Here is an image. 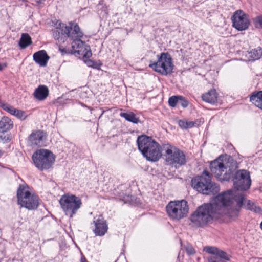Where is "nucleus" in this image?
Here are the masks:
<instances>
[{"mask_svg": "<svg viewBox=\"0 0 262 262\" xmlns=\"http://www.w3.org/2000/svg\"><path fill=\"white\" fill-rule=\"evenodd\" d=\"M210 169L211 172L220 181H228L233 175L228 163L220 158L211 162Z\"/></svg>", "mask_w": 262, "mask_h": 262, "instance_id": "11", "label": "nucleus"}, {"mask_svg": "<svg viewBox=\"0 0 262 262\" xmlns=\"http://www.w3.org/2000/svg\"><path fill=\"white\" fill-rule=\"evenodd\" d=\"M2 107L3 108V109L4 110L6 111L7 112H8V113H9L10 114H11L12 115L13 114L14 110H15V109L13 107L10 106L7 104H2Z\"/></svg>", "mask_w": 262, "mask_h": 262, "instance_id": "31", "label": "nucleus"}, {"mask_svg": "<svg viewBox=\"0 0 262 262\" xmlns=\"http://www.w3.org/2000/svg\"><path fill=\"white\" fill-rule=\"evenodd\" d=\"M191 186L198 192L206 195L215 194L220 190L219 186L212 182L211 174L207 171L192 179Z\"/></svg>", "mask_w": 262, "mask_h": 262, "instance_id": "3", "label": "nucleus"}, {"mask_svg": "<svg viewBox=\"0 0 262 262\" xmlns=\"http://www.w3.org/2000/svg\"><path fill=\"white\" fill-rule=\"evenodd\" d=\"M18 204L28 210L37 209L39 205V198L30 191L29 187L26 184H21L17 191Z\"/></svg>", "mask_w": 262, "mask_h": 262, "instance_id": "5", "label": "nucleus"}, {"mask_svg": "<svg viewBox=\"0 0 262 262\" xmlns=\"http://www.w3.org/2000/svg\"><path fill=\"white\" fill-rule=\"evenodd\" d=\"M178 102L179 95L172 96L170 97L168 100L169 105L172 107H175L177 104H178Z\"/></svg>", "mask_w": 262, "mask_h": 262, "instance_id": "29", "label": "nucleus"}, {"mask_svg": "<svg viewBox=\"0 0 262 262\" xmlns=\"http://www.w3.org/2000/svg\"><path fill=\"white\" fill-rule=\"evenodd\" d=\"M0 142L6 143L9 142L11 140V136L10 134L6 133H1Z\"/></svg>", "mask_w": 262, "mask_h": 262, "instance_id": "27", "label": "nucleus"}, {"mask_svg": "<svg viewBox=\"0 0 262 262\" xmlns=\"http://www.w3.org/2000/svg\"><path fill=\"white\" fill-rule=\"evenodd\" d=\"M157 57V61H150L149 67L162 75L166 76L172 73L174 66L171 55L168 53H161Z\"/></svg>", "mask_w": 262, "mask_h": 262, "instance_id": "8", "label": "nucleus"}, {"mask_svg": "<svg viewBox=\"0 0 262 262\" xmlns=\"http://www.w3.org/2000/svg\"><path fill=\"white\" fill-rule=\"evenodd\" d=\"M178 124L181 128L187 129L194 127L196 124V123L195 122L188 121L185 119H183L178 121Z\"/></svg>", "mask_w": 262, "mask_h": 262, "instance_id": "26", "label": "nucleus"}, {"mask_svg": "<svg viewBox=\"0 0 262 262\" xmlns=\"http://www.w3.org/2000/svg\"><path fill=\"white\" fill-rule=\"evenodd\" d=\"M188 101L184 97L179 95L178 104L181 105L183 107H186L188 105Z\"/></svg>", "mask_w": 262, "mask_h": 262, "instance_id": "30", "label": "nucleus"}, {"mask_svg": "<svg viewBox=\"0 0 262 262\" xmlns=\"http://www.w3.org/2000/svg\"><path fill=\"white\" fill-rule=\"evenodd\" d=\"M4 152L3 150L0 149V158L3 156Z\"/></svg>", "mask_w": 262, "mask_h": 262, "instance_id": "37", "label": "nucleus"}, {"mask_svg": "<svg viewBox=\"0 0 262 262\" xmlns=\"http://www.w3.org/2000/svg\"><path fill=\"white\" fill-rule=\"evenodd\" d=\"M245 202V207L252 211H253L255 213H260L262 211L261 208L258 206H257L254 203L251 201L250 200H244V201Z\"/></svg>", "mask_w": 262, "mask_h": 262, "instance_id": "24", "label": "nucleus"}, {"mask_svg": "<svg viewBox=\"0 0 262 262\" xmlns=\"http://www.w3.org/2000/svg\"><path fill=\"white\" fill-rule=\"evenodd\" d=\"M250 101L256 106L262 109V91L253 92L250 97Z\"/></svg>", "mask_w": 262, "mask_h": 262, "instance_id": "20", "label": "nucleus"}, {"mask_svg": "<svg viewBox=\"0 0 262 262\" xmlns=\"http://www.w3.org/2000/svg\"><path fill=\"white\" fill-rule=\"evenodd\" d=\"M7 67V64L6 63L1 64L0 63V71H2L4 68Z\"/></svg>", "mask_w": 262, "mask_h": 262, "instance_id": "36", "label": "nucleus"}, {"mask_svg": "<svg viewBox=\"0 0 262 262\" xmlns=\"http://www.w3.org/2000/svg\"><path fill=\"white\" fill-rule=\"evenodd\" d=\"M120 116L124 118L126 121L134 124H138L140 122V119L133 112H129L128 113L121 112Z\"/></svg>", "mask_w": 262, "mask_h": 262, "instance_id": "22", "label": "nucleus"}, {"mask_svg": "<svg viewBox=\"0 0 262 262\" xmlns=\"http://www.w3.org/2000/svg\"><path fill=\"white\" fill-rule=\"evenodd\" d=\"M94 223L95 229L93 230V232L96 236H103L107 232V224L104 219L99 217L94 221Z\"/></svg>", "mask_w": 262, "mask_h": 262, "instance_id": "16", "label": "nucleus"}, {"mask_svg": "<svg viewBox=\"0 0 262 262\" xmlns=\"http://www.w3.org/2000/svg\"><path fill=\"white\" fill-rule=\"evenodd\" d=\"M34 97L38 100H45L49 95L48 88L43 85H39L34 92Z\"/></svg>", "mask_w": 262, "mask_h": 262, "instance_id": "18", "label": "nucleus"}, {"mask_svg": "<svg viewBox=\"0 0 262 262\" xmlns=\"http://www.w3.org/2000/svg\"><path fill=\"white\" fill-rule=\"evenodd\" d=\"M186 251L187 254L189 255H193L195 252V250L191 245H188L186 247Z\"/></svg>", "mask_w": 262, "mask_h": 262, "instance_id": "33", "label": "nucleus"}, {"mask_svg": "<svg viewBox=\"0 0 262 262\" xmlns=\"http://www.w3.org/2000/svg\"><path fill=\"white\" fill-rule=\"evenodd\" d=\"M74 23H69V26L63 23H60L53 30V35L54 39L59 43H63L68 38L73 37L74 26L76 25Z\"/></svg>", "mask_w": 262, "mask_h": 262, "instance_id": "12", "label": "nucleus"}, {"mask_svg": "<svg viewBox=\"0 0 262 262\" xmlns=\"http://www.w3.org/2000/svg\"><path fill=\"white\" fill-rule=\"evenodd\" d=\"M255 25L256 28L262 29V16H259L256 17Z\"/></svg>", "mask_w": 262, "mask_h": 262, "instance_id": "32", "label": "nucleus"}, {"mask_svg": "<svg viewBox=\"0 0 262 262\" xmlns=\"http://www.w3.org/2000/svg\"><path fill=\"white\" fill-rule=\"evenodd\" d=\"M33 58L34 61L40 66L45 67L49 59V56L46 51L42 50L35 52L33 55Z\"/></svg>", "mask_w": 262, "mask_h": 262, "instance_id": "17", "label": "nucleus"}, {"mask_svg": "<svg viewBox=\"0 0 262 262\" xmlns=\"http://www.w3.org/2000/svg\"><path fill=\"white\" fill-rule=\"evenodd\" d=\"M89 62H91V63H93V64H94V62H93L92 61H90ZM90 66L93 67L94 68L95 67L94 65H92H92H90Z\"/></svg>", "mask_w": 262, "mask_h": 262, "instance_id": "38", "label": "nucleus"}, {"mask_svg": "<svg viewBox=\"0 0 262 262\" xmlns=\"http://www.w3.org/2000/svg\"><path fill=\"white\" fill-rule=\"evenodd\" d=\"M46 1V0H37L36 2L39 7H42L44 6V2Z\"/></svg>", "mask_w": 262, "mask_h": 262, "instance_id": "34", "label": "nucleus"}, {"mask_svg": "<svg viewBox=\"0 0 262 262\" xmlns=\"http://www.w3.org/2000/svg\"><path fill=\"white\" fill-rule=\"evenodd\" d=\"M233 26L239 31L245 30L250 25L248 16L242 10L236 11L232 17Z\"/></svg>", "mask_w": 262, "mask_h": 262, "instance_id": "13", "label": "nucleus"}, {"mask_svg": "<svg viewBox=\"0 0 262 262\" xmlns=\"http://www.w3.org/2000/svg\"><path fill=\"white\" fill-rule=\"evenodd\" d=\"M32 43L30 35L27 33H23L19 42V45L21 49H25Z\"/></svg>", "mask_w": 262, "mask_h": 262, "instance_id": "23", "label": "nucleus"}, {"mask_svg": "<svg viewBox=\"0 0 262 262\" xmlns=\"http://www.w3.org/2000/svg\"><path fill=\"white\" fill-rule=\"evenodd\" d=\"M139 150L148 161H157L162 156L161 147L152 137L139 136L137 140Z\"/></svg>", "mask_w": 262, "mask_h": 262, "instance_id": "2", "label": "nucleus"}, {"mask_svg": "<svg viewBox=\"0 0 262 262\" xmlns=\"http://www.w3.org/2000/svg\"><path fill=\"white\" fill-rule=\"evenodd\" d=\"M164 149V156L167 165L179 169L186 164L188 160L183 151L171 145H166Z\"/></svg>", "mask_w": 262, "mask_h": 262, "instance_id": "4", "label": "nucleus"}, {"mask_svg": "<svg viewBox=\"0 0 262 262\" xmlns=\"http://www.w3.org/2000/svg\"><path fill=\"white\" fill-rule=\"evenodd\" d=\"M59 202L66 215L70 218L73 217L77 213L82 205L79 197L69 193L62 195Z\"/></svg>", "mask_w": 262, "mask_h": 262, "instance_id": "7", "label": "nucleus"}, {"mask_svg": "<svg viewBox=\"0 0 262 262\" xmlns=\"http://www.w3.org/2000/svg\"><path fill=\"white\" fill-rule=\"evenodd\" d=\"M32 159L35 167L42 171L51 167L55 161V156L49 150L39 149L33 153Z\"/></svg>", "mask_w": 262, "mask_h": 262, "instance_id": "9", "label": "nucleus"}, {"mask_svg": "<svg viewBox=\"0 0 262 262\" xmlns=\"http://www.w3.org/2000/svg\"><path fill=\"white\" fill-rule=\"evenodd\" d=\"M46 133L42 130H33L28 137V143L32 147H41L44 145Z\"/></svg>", "mask_w": 262, "mask_h": 262, "instance_id": "15", "label": "nucleus"}, {"mask_svg": "<svg viewBox=\"0 0 262 262\" xmlns=\"http://www.w3.org/2000/svg\"><path fill=\"white\" fill-rule=\"evenodd\" d=\"M204 250L212 254L208 258V262H226L225 260L230 259V256L227 253L215 247L206 246Z\"/></svg>", "mask_w": 262, "mask_h": 262, "instance_id": "14", "label": "nucleus"}, {"mask_svg": "<svg viewBox=\"0 0 262 262\" xmlns=\"http://www.w3.org/2000/svg\"><path fill=\"white\" fill-rule=\"evenodd\" d=\"M217 94L215 90H211L202 96L203 100L210 103H215L217 101Z\"/></svg>", "mask_w": 262, "mask_h": 262, "instance_id": "21", "label": "nucleus"}, {"mask_svg": "<svg viewBox=\"0 0 262 262\" xmlns=\"http://www.w3.org/2000/svg\"><path fill=\"white\" fill-rule=\"evenodd\" d=\"M166 211L172 219L180 220L185 217L189 212V206L185 200L170 201L166 206Z\"/></svg>", "mask_w": 262, "mask_h": 262, "instance_id": "10", "label": "nucleus"}, {"mask_svg": "<svg viewBox=\"0 0 262 262\" xmlns=\"http://www.w3.org/2000/svg\"><path fill=\"white\" fill-rule=\"evenodd\" d=\"M232 177L236 189L224 192L216 196L212 203L199 207L190 218L194 226L201 227L211 222L216 214L231 218L238 216L245 200L244 194L239 191L248 189L251 181L249 172L245 170H238Z\"/></svg>", "mask_w": 262, "mask_h": 262, "instance_id": "1", "label": "nucleus"}, {"mask_svg": "<svg viewBox=\"0 0 262 262\" xmlns=\"http://www.w3.org/2000/svg\"><path fill=\"white\" fill-rule=\"evenodd\" d=\"M249 56L253 60L259 59L262 56V49L258 47L256 49L251 50L248 52Z\"/></svg>", "mask_w": 262, "mask_h": 262, "instance_id": "25", "label": "nucleus"}, {"mask_svg": "<svg viewBox=\"0 0 262 262\" xmlns=\"http://www.w3.org/2000/svg\"><path fill=\"white\" fill-rule=\"evenodd\" d=\"M13 123L7 117H3L0 120V133H6L13 128Z\"/></svg>", "mask_w": 262, "mask_h": 262, "instance_id": "19", "label": "nucleus"}, {"mask_svg": "<svg viewBox=\"0 0 262 262\" xmlns=\"http://www.w3.org/2000/svg\"><path fill=\"white\" fill-rule=\"evenodd\" d=\"M73 37H70L72 40V53L79 56H82L84 58H89L92 56V52L90 47L86 46L84 42L81 40L83 34L81 31L78 24L74 26Z\"/></svg>", "mask_w": 262, "mask_h": 262, "instance_id": "6", "label": "nucleus"}, {"mask_svg": "<svg viewBox=\"0 0 262 262\" xmlns=\"http://www.w3.org/2000/svg\"><path fill=\"white\" fill-rule=\"evenodd\" d=\"M13 115L22 120H25L27 117V115L24 111L16 108L14 110Z\"/></svg>", "mask_w": 262, "mask_h": 262, "instance_id": "28", "label": "nucleus"}, {"mask_svg": "<svg viewBox=\"0 0 262 262\" xmlns=\"http://www.w3.org/2000/svg\"><path fill=\"white\" fill-rule=\"evenodd\" d=\"M80 262H88L86 259L83 255H82L81 257Z\"/></svg>", "mask_w": 262, "mask_h": 262, "instance_id": "35", "label": "nucleus"}]
</instances>
